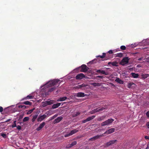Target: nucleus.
<instances>
[{
	"mask_svg": "<svg viewBox=\"0 0 149 149\" xmlns=\"http://www.w3.org/2000/svg\"><path fill=\"white\" fill-rule=\"evenodd\" d=\"M60 81L59 79H54L47 81L40 87V92L42 93H48L49 87L56 85Z\"/></svg>",
	"mask_w": 149,
	"mask_h": 149,
	"instance_id": "nucleus-1",
	"label": "nucleus"
},
{
	"mask_svg": "<svg viewBox=\"0 0 149 149\" xmlns=\"http://www.w3.org/2000/svg\"><path fill=\"white\" fill-rule=\"evenodd\" d=\"M60 92V91L57 88V87L52 86L50 87H49L48 90L49 93H54L56 92V93H59Z\"/></svg>",
	"mask_w": 149,
	"mask_h": 149,
	"instance_id": "nucleus-2",
	"label": "nucleus"
},
{
	"mask_svg": "<svg viewBox=\"0 0 149 149\" xmlns=\"http://www.w3.org/2000/svg\"><path fill=\"white\" fill-rule=\"evenodd\" d=\"M114 120L112 118L109 119L102 123L101 124V125L102 126L109 125L111 124Z\"/></svg>",
	"mask_w": 149,
	"mask_h": 149,
	"instance_id": "nucleus-3",
	"label": "nucleus"
},
{
	"mask_svg": "<svg viewBox=\"0 0 149 149\" xmlns=\"http://www.w3.org/2000/svg\"><path fill=\"white\" fill-rule=\"evenodd\" d=\"M55 102V101L54 100H50L49 101H46L44 102H42V106L43 107H45L47 105H50L53 104Z\"/></svg>",
	"mask_w": 149,
	"mask_h": 149,
	"instance_id": "nucleus-4",
	"label": "nucleus"
},
{
	"mask_svg": "<svg viewBox=\"0 0 149 149\" xmlns=\"http://www.w3.org/2000/svg\"><path fill=\"white\" fill-rule=\"evenodd\" d=\"M129 59L128 57H126L124 58L120 62V64L122 65H124L125 64H127L129 62Z\"/></svg>",
	"mask_w": 149,
	"mask_h": 149,
	"instance_id": "nucleus-5",
	"label": "nucleus"
},
{
	"mask_svg": "<svg viewBox=\"0 0 149 149\" xmlns=\"http://www.w3.org/2000/svg\"><path fill=\"white\" fill-rule=\"evenodd\" d=\"M117 141L116 140H111L109 142H107L104 145V147L105 148L107 147L110 146H112L113 144L116 143Z\"/></svg>",
	"mask_w": 149,
	"mask_h": 149,
	"instance_id": "nucleus-6",
	"label": "nucleus"
},
{
	"mask_svg": "<svg viewBox=\"0 0 149 149\" xmlns=\"http://www.w3.org/2000/svg\"><path fill=\"white\" fill-rule=\"evenodd\" d=\"M78 68H81L80 72H86L89 69V68L87 67L86 65L85 64L82 65L81 66L79 67Z\"/></svg>",
	"mask_w": 149,
	"mask_h": 149,
	"instance_id": "nucleus-7",
	"label": "nucleus"
},
{
	"mask_svg": "<svg viewBox=\"0 0 149 149\" xmlns=\"http://www.w3.org/2000/svg\"><path fill=\"white\" fill-rule=\"evenodd\" d=\"M100 57L101 58H104V59L102 60V61H104L106 60H107L111 58L109 56V55H106V53H103L102 54V56L99 55L96 56V57Z\"/></svg>",
	"mask_w": 149,
	"mask_h": 149,
	"instance_id": "nucleus-8",
	"label": "nucleus"
},
{
	"mask_svg": "<svg viewBox=\"0 0 149 149\" xmlns=\"http://www.w3.org/2000/svg\"><path fill=\"white\" fill-rule=\"evenodd\" d=\"M87 77L83 73H80L77 75L75 77V78L77 80H81L84 78H87Z\"/></svg>",
	"mask_w": 149,
	"mask_h": 149,
	"instance_id": "nucleus-9",
	"label": "nucleus"
},
{
	"mask_svg": "<svg viewBox=\"0 0 149 149\" xmlns=\"http://www.w3.org/2000/svg\"><path fill=\"white\" fill-rule=\"evenodd\" d=\"M115 130L114 128H111L107 130L103 134H109L114 132Z\"/></svg>",
	"mask_w": 149,
	"mask_h": 149,
	"instance_id": "nucleus-10",
	"label": "nucleus"
},
{
	"mask_svg": "<svg viewBox=\"0 0 149 149\" xmlns=\"http://www.w3.org/2000/svg\"><path fill=\"white\" fill-rule=\"evenodd\" d=\"M105 108L104 107H102L100 109L97 108L92 110L91 111V113L92 114L94 113L97 112H99V111H102Z\"/></svg>",
	"mask_w": 149,
	"mask_h": 149,
	"instance_id": "nucleus-11",
	"label": "nucleus"
},
{
	"mask_svg": "<svg viewBox=\"0 0 149 149\" xmlns=\"http://www.w3.org/2000/svg\"><path fill=\"white\" fill-rule=\"evenodd\" d=\"M47 116V115L44 114L43 115L39 116L37 119L38 122H40L44 120Z\"/></svg>",
	"mask_w": 149,
	"mask_h": 149,
	"instance_id": "nucleus-12",
	"label": "nucleus"
},
{
	"mask_svg": "<svg viewBox=\"0 0 149 149\" xmlns=\"http://www.w3.org/2000/svg\"><path fill=\"white\" fill-rule=\"evenodd\" d=\"M45 125V122H43L41 123L38 127L36 128V130L37 131H40V130Z\"/></svg>",
	"mask_w": 149,
	"mask_h": 149,
	"instance_id": "nucleus-13",
	"label": "nucleus"
},
{
	"mask_svg": "<svg viewBox=\"0 0 149 149\" xmlns=\"http://www.w3.org/2000/svg\"><path fill=\"white\" fill-rule=\"evenodd\" d=\"M115 81L120 84H123L124 83L123 81L120 79L118 77H117L116 78Z\"/></svg>",
	"mask_w": 149,
	"mask_h": 149,
	"instance_id": "nucleus-14",
	"label": "nucleus"
},
{
	"mask_svg": "<svg viewBox=\"0 0 149 149\" xmlns=\"http://www.w3.org/2000/svg\"><path fill=\"white\" fill-rule=\"evenodd\" d=\"M63 119L62 117H59L54 120L55 123H57L59 122Z\"/></svg>",
	"mask_w": 149,
	"mask_h": 149,
	"instance_id": "nucleus-15",
	"label": "nucleus"
},
{
	"mask_svg": "<svg viewBox=\"0 0 149 149\" xmlns=\"http://www.w3.org/2000/svg\"><path fill=\"white\" fill-rule=\"evenodd\" d=\"M96 72L97 73H100L102 74L107 75L108 74L105 72L104 70H96Z\"/></svg>",
	"mask_w": 149,
	"mask_h": 149,
	"instance_id": "nucleus-16",
	"label": "nucleus"
},
{
	"mask_svg": "<svg viewBox=\"0 0 149 149\" xmlns=\"http://www.w3.org/2000/svg\"><path fill=\"white\" fill-rule=\"evenodd\" d=\"M61 104V103H58L56 104H54L52 106V108L53 109H56L59 107Z\"/></svg>",
	"mask_w": 149,
	"mask_h": 149,
	"instance_id": "nucleus-17",
	"label": "nucleus"
},
{
	"mask_svg": "<svg viewBox=\"0 0 149 149\" xmlns=\"http://www.w3.org/2000/svg\"><path fill=\"white\" fill-rule=\"evenodd\" d=\"M104 136L103 134L101 135H97L96 136H94L93 137L94 140H95L98 139L100 138L101 137Z\"/></svg>",
	"mask_w": 149,
	"mask_h": 149,
	"instance_id": "nucleus-18",
	"label": "nucleus"
},
{
	"mask_svg": "<svg viewBox=\"0 0 149 149\" xmlns=\"http://www.w3.org/2000/svg\"><path fill=\"white\" fill-rule=\"evenodd\" d=\"M33 96L31 95H29L27 96L26 97H25V98L22 99L21 100H23L24 99H33Z\"/></svg>",
	"mask_w": 149,
	"mask_h": 149,
	"instance_id": "nucleus-19",
	"label": "nucleus"
},
{
	"mask_svg": "<svg viewBox=\"0 0 149 149\" xmlns=\"http://www.w3.org/2000/svg\"><path fill=\"white\" fill-rule=\"evenodd\" d=\"M131 75L132 77L134 78H138L139 77V74L137 73H132Z\"/></svg>",
	"mask_w": 149,
	"mask_h": 149,
	"instance_id": "nucleus-20",
	"label": "nucleus"
},
{
	"mask_svg": "<svg viewBox=\"0 0 149 149\" xmlns=\"http://www.w3.org/2000/svg\"><path fill=\"white\" fill-rule=\"evenodd\" d=\"M67 97H61L59 98L57 100V101H63L66 99Z\"/></svg>",
	"mask_w": 149,
	"mask_h": 149,
	"instance_id": "nucleus-21",
	"label": "nucleus"
},
{
	"mask_svg": "<svg viewBox=\"0 0 149 149\" xmlns=\"http://www.w3.org/2000/svg\"><path fill=\"white\" fill-rule=\"evenodd\" d=\"M78 131V130L77 129H75L71 131L70 132V133L71 135H72L74 134L77 133Z\"/></svg>",
	"mask_w": 149,
	"mask_h": 149,
	"instance_id": "nucleus-22",
	"label": "nucleus"
},
{
	"mask_svg": "<svg viewBox=\"0 0 149 149\" xmlns=\"http://www.w3.org/2000/svg\"><path fill=\"white\" fill-rule=\"evenodd\" d=\"M77 144V142L76 141H74L71 144H70V145H68V146H67L68 148H70L72 146L75 145Z\"/></svg>",
	"mask_w": 149,
	"mask_h": 149,
	"instance_id": "nucleus-23",
	"label": "nucleus"
},
{
	"mask_svg": "<svg viewBox=\"0 0 149 149\" xmlns=\"http://www.w3.org/2000/svg\"><path fill=\"white\" fill-rule=\"evenodd\" d=\"M38 116V115L36 114L35 115L33 116V118L31 120L32 122H33L35 121L36 119L37 118Z\"/></svg>",
	"mask_w": 149,
	"mask_h": 149,
	"instance_id": "nucleus-24",
	"label": "nucleus"
},
{
	"mask_svg": "<svg viewBox=\"0 0 149 149\" xmlns=\"http://www.w3.org/2000/svg\"><path fill=\"white\" fill-rule=\"evenodd\" d=\"M76 94V96L78 97H83L87 95L86 94L85 95V94Z\"/></svg>",
	"mask_w": 149,
	"mask_h": 149,
	"instance_id": "nucleus-25",
	"label": "nucleus"
},
{
	"mask_svg": "<svg viewBox=\"0 0 149 149\" xmlns=\"http://www.w3.org/2000/svg\"><path fill=\"white\" fill-rule=\"evenodd\" d=\"M95 117V116H92L91 117H89L88 118L86 119L87 122L90 121L91 120L93 119Z\"/></svg>",
	"mask_w": 149,
	"mask_h": 149,
	"instance_id": "nucleus-26",
	"label": "nucleus"
},
{
	"mask_svg": "<svg viewBox=\"0 0 149 149\" xmlns=\"http://www.w3.org/2000/svg\"><path fill=\"white\" fill-rule=\"evenodd\" d=\"M105 117L106 116H102L101 117L98 118L97 120L99 121L103 120L105 118Z\"/></svg>",
	"mask_w": 149,
	"mask_h": 149,
	"instance_id": "nucleus-27",
	"label": "nucleus"
},
{
	"mask_svg": "<svg viewBox=\"0 0 149 149\" xmlns=\"http://www.w3.org/2000/svg\"><path fill=\"white\" fill-rule=\"evenodd\" d=\"M22 104H23L26 105H28L30 106L32 104L29 101L24 102L23 103H22Z\"/></svg>",
	"mask_w": 149,
	"mask_h": 149,
	"instance_id": "nucleus-28",
	"label": "nucleus"
},
{
	"mask_svg": "<svg viewBox=\"0 0 149 149\" xmlns=\"http://www.w3.org/2000/svg\"><path fill=\"white\" fill-rule=\"evenodd\" d=\"M80 114V113L79 112H76V113H74L72 115V117H75L79 115Z\"/></svg>",
	"mask_w": 149,
	"mask_h": 149,
	"instance_id": "nucleus-29",
	"label": "nucleus"
},
{
	"mask_svg": "<svg viewBox=\"0 0 149 149\" xmlns=\"http://www.w3.org/2000/svg\"><path fill=\"white\" fill-rule=\"evenodd\" d=\"M111 65L113 66H118V63L117 61L113 62L111 63Z\"/></svg>",
	"mask_w": 149,
	"mask_h": 149,
	"instance_id": "nucleus-30",
	"label": "nucleus"
},
{
	"mask_svg": "<svg viewBox=\"0 0 149 149\" xmlns=\"http://www.w3.org/2000/svg\"><path fill=\"white\" fill-rule=\"evenodd\" d=\"M116 57H121L123 56V54L122 53H117L116 54Z\"/></svg>",
	"mask_w": 149,
	"mask_h": 149,
	"instance_id": "nucleus-31",
	"label": "nucleus"
},
{
	"mask_svg": "<svg viewBox=\"0 0 149 149\" xmlns=\"http://www.w3.org/2000/svg\"><path fill=\"white\" fill-rule=\"evenodd\" d=\"M86 85L84 84H83L81 85H79L78 86V88H84V87L86 86Z\"/></svg>",
	"mask_w": 149,
	"mask_h": 149,
	"instance_id": "nucleus-32",
	"label": "nucleus"
},
{
	"mask_svg": "<svg viewBox=\"0 0 149 149\" xmlns=\"http://www.w3.org/2000/svg\"><path fill=\"white\" fill-rule=\"evenodd\" d=\"M29 120V118L28 117H25L23 119V122H26L28 121Z\"/></svg>",
	"mask_w": 149,
	"mask_h": 149,
	"instance_id": "nucleus-33",
	"label": "nucleus"
},
{
	"mask_svg": "<svg viewBox=\"0 0 149 149\" xmlns=\"http://www.w3.org/2000/svg\"><path fill=\"white\" fill-rule=\"evenodd\" d=\"M35 109L34 108H33L32 109H31L30 110H29L27 112V114H30L33 111V110Z\"/></svg>",
	"mask_w": 149,
	"mask_h": 149,
	"instance_id": "nucleus-34",
	"label": "nucleus"
},
{
	"mask_svg": "<svg viewBox=\"0 0 149 149\" xmlns=\"http://www.w3.org/2000/svg\"><path fill=\"white\" fill-rule=\"evenodd\" d=\"M93 85L95 86H100V84L99 83H94L93 84Z\"/></svg>",
	"mask_w": 149,
	"mask_h": 149,
	"instance_id": "nucleus-35",
	"label": "nucleus"
},
{
	"mask_svg": "<svg viewBox=\"0 0 149 149\" xmlns=\"http://www.w3.org/2000/svg\"><path fill=\"white\" fill-rule=\"evenodd\" d=\"M120 48L122 50H125L126 49V47L125 46L122 45L120 47Z\"/></svg>",
	"mask_w": 149,
	"mask_h": 149,
	"instance_id": "nucleus-36",
	"label": "nucleus"
},
{
	"mask_svg": "<svg viewBox=\"0 0 149 149\" xmlns=\"http://www.w3.org/2000/svg\"><path fill=\"white\" fill-rule=\"evenodd\" d=\"M16 123V121H15L13 122V124L12 126V127L13 128L17 126Z\"/></svg>",
	"mask_w": 149,
	"mask_h": 149,
	"instance_id": "nucleus-37",
	"label": "nucleus"
},
{
	"mask_svg": "<svg viewBox=\"0 0 149 149\" xmlns=\"http://www.w3.org/2000/svg\"><path fill=\"white\" fill-rule=\"evenodd\" d=\"M1 136L4 138H6V134L5 133H1Z\"/></svg>",
	"mask_w": 149,
	"mask_h": 149,
	"instance_id": "nucleus-38",
	"label": "nucleus"
},
{
	"mask_svg": "<svg viewBox=\"0 0 149 149\" xmlns=\"http://www.w3.org/2000/svg\"><path fill=\"white\" fill-rule=\"evenodd\" d=\"M71 136L70 133H69V134H65V135H64V136L65 137H68V136Z\"/></svg>",
	"mask_w": 149,
	"mask_h": 149,
	"instance_id": "nucleus-39",
	"label": "nucleus"
},
{
	"mask_svg": "<svg viewBox=\"0 0 149 149\" xmlns=\"http://www.w3.org/2000/svg\"><path fill=\"white\" fill-rule=\"evenodd\" d=\"M16 127H17V129L18 130H20L21 129V127L19 125H18Z\"/></svg>",
	"mask_w": 149,
	"mask_h": 149,
	"instance_id": "nucleus-40",
	"label": "nucleus"
},
{
	"mask_svg": "<svg viewBox=\"0 0 149 149\" xmlns=\"http://www.w3.org/2000/svg\"><path fill=\"white\" fill-rule=\"evenodd\" d=\"M93 137L92 138H91L90 139H89V141H94L95 140H94V139H93Z\"/></svg>",
	"mask_w": 149,
	"mask_h": 149,
	"instance_id": "nucleus-41",
	"label": "nucleus"
},
{
	"mask_svg": "<svg viewBox=\"0 0 149 149\" xmlns=\"http://www.w3.org/2000/svg\"><path fill=\"white\" fill-rule=\"evenodd\" d=\"M97 78H98L100 79H102L103 77V76H98L96 77Z\"/></svg>",
	"mask_w": 149,
	"mask_h": 149,
	"instance_id": "nucleus-42",
	"label": "nucleus"
},
{
	"mask_svg": "<svg viewBox=\"0 0 149 149\" xmlns=\"http://www.w3.org/2000/svg\"><path fill=\"white\" fill-rule=\"evenodd\" d=\"M108 52L109 54H112L113 53V52L112 51V50H109Z\"/></svg>",
	"mask_w": 149,
	"mask_h": 149,
	"instance_id": "nucleus-43",
	"label": "nucleus"
},
{
	"mask_svg": "<svg viewBox=\"0 0 149 149\" xmlns=\"http://www.w3.org/2000/svg\"><path fill=\"white\" fill-rule=\"evenodd\" d=\"M3 107H0V112H1L3 111Z\"/></svg>",
	"mask_w": 149,
	"mask_h": 149,
	"instance_id": "nucleus-44",
	"label": "nucleus"
},
{
	"mask_svg": "<svg viewBox=\"0 0 149 149\" xmlns=\"http://www.w3.org/2000/svg\"><path fill=\"white\" fill-rule=\"evenodd\" d=\"M147 116L149 118V111H148L146 113Z\"/></svg>",
	"mask_w": 149,
	"mask_h": 149,
	"instance_id": "nucleus-45",
	"label": "nucleus"
},
{
	"mask_svg": "<svg viewBox=\"0 0 149 149\" xmlns=\"http://www.w3.org/2000/svg\"><path fill=\"white\" fill-rule=\"evenodd\" d=\"M145 138L146 139H148L149 140V136H145Z\"/></svg>",
	"mask_w": 149,
	"mask_h": 149,
	"instance_id": "nucleus-46",
	"label": "nucleus"
},
{
	"mask_svg": "<svg viewBox=\"0 0 149 149\" xmlns=\"http://www.w3.org/2000/svg\"><path fill=\"white\" fill-rule=\"evenodd\" d=\"M87 122V121L86 120V119H85V120H83V121H82V123H86V122Z\"/></svg>",
	"mask_w": 149,
	"mask_h": 149,
	"instance_id": "nucleus-47",
	"label": "nucleus"
},
{
	"mask_svg": "<svg viewBox=\"0 0 149 149\" xmlns=\"http://www.w3.org/2000/svg\"><path fill=\"white\" fill-rule=\"evenodd\" d=\"M18 108H19L23 109V105H21L18 106Z\"/></svg>",
	"mask_w": 149,
	"mask_h": 149,
	"instance_id": "nucleus-48",
	"label": "nucleus"
},
{
	"mask_svg": "<svg viewBox=\"0 0 149 149\" xmlns=\"http://www.w3.org/2000/svg\"><path fill=\"white\" fill-rule=\"evenodd\" d=\"M143 57H141V58H139L138 59V61H140L141 60H142L143 59Z\"/></svg>",
	"mask_w": 149,
	"mask_h": 149,
	"instance_id": "nucleus-49",
	"label": "nucleus"
},
{
	"mask_svg": "<svg viewBox=\"0 0 149 149\" xmlns=\"http://www.w3.org/2000/svg\"><path fill=\"white\" fill-rule=\"evenodd\" d=\"M146 125L149 128V122L147 123Z\"/></svg>",
	"mask_w": 149,
	"mask_h": 149,
	"instance_id": "nucleus-50",
	"label": "nucleus"
},
{
	"mask_svg": "<svg viewBox=\"0 0 149 149\" xmlns=\"http://www.w3.org/2000/svg\"><path fill=\"white\" fill-rule=\"evenodd\" d=\"M26 108V106L25 105H23V109H25Z\"/></svg>",
	"mask_w": 149,
	"mask_h": 149,
	"instance_id": "nucleus-51",
	"label": "nucleus"
},
{
	"mask_svg": "<svg viewBox=\"0 0 149 149\" xmlns=\"http://www.w3.org/2000/svg\"><path fill=\"white\" fill-rule=\"evenodd\" d=\"M56 116H55V115L53 116L52 118V119L56 117Z\"/></svg>",
	"mask_w": 149,
	"mask_h": 149,
	"instance_id": "nucleus-52",
	"label": "nucleus"
},
{
	"mask_svg": "<svg viewBox=\"0 0 149 149\" xmlns=\"http://www.w3.org/2000/svg\"><path fill=\"white\" fill-rule=\"evenodd\" d=\"M112 63V62H109L108 64L109 65L110 64H111V63Z\"/></svg>",
	"mask_w": 149,
	"mask_h": 149,
	"instance_id": "nucleus-53",
	"label": "nucleus"
},
{
	"mask_svg": "<svg viewBox=\"0 0 149 149\" xmlns=\"http://www.w3.org/2000/svg\"><path fill=\"white\" fill-rule=\"evenodd\" d=\"M131 86V85L130 84V83H129L128 87L130 88Z\"/></svg>",
	"mask_w": 149,
	"mask_h": 149,
	"instance_id": "nucleus-54",
	"label": "nucleus"
},
{
	"mask_svg": "<svg viewBox=\"0 0 149 149\" xmlns=\"http://www.w3.org/2000/svg\"><path fill=\"white\" fill-rule=\"evenodd\" d=\"M10 120V119H9L8 120H7V121H6V122H9Z\"/></svg>",
	"mask_w": 149,
	"mask_h": 149,
	"instance_id": "nucleus-55",
	"label": "nucleus"
},
{
	"mask_svg": "<svg viewBox=\"0 0 149 149\" xmlns=\"http://www.w3.org/2000/svg\"><path fill=\"white\" fill-rule=\"evenodd\" d=\"M93 61H91V62H90V63H93Z\"/></svg>",
	"mask_w": 149,
	"mask_h": 149,
	"instance_id": "nucleus-56",
	"label": "nucleus"
},
{
	"mask_svg": "<svg viewBox=\"0 0 149 149\" xmlns=\"http://www.w3.org/2000/svg\"><path fill=\"white\" fill-rule=\"evenodd\" d=\"M149 147L148 146L146 149H148Z\"/></svg>",
	"mask_w": 149,
	"mask_h": 149,
	"instance_id": "nucleus-57",
	"label": "nucleus"
},
{
	"mask_svg": "<svg viewBox=\"0 0 149 149\" xmlns=\"http://www.w3.org/2000/svg\"><path fill=\"white\" fill-rule=\"evenodd\" d=\"M78 93H83L82 92H79Z\"/></svg>",
	"mask_w": 149,
	"mask_h": 149,
	"instance_id": "nucleus-58",
	"label": "nucleus"
},
{
	"mask_svg": "<svg viewBox=\"0 0 149 149\" xmlns=\"http://www.w3.org/2000/svg\"><path fill=\"white\" fill-rule=\"evenodd\" d=\"M19 149H24L22 148H19Z\"/></svg>",
	"mask_w": 149,
	"mask_h": 149,
	"instance_id": "nucleus-59",
	"label": "nucleus"
},
{
	"mask_svg": "<svg viewBox=\"0 0 149 149\" xmlns=\"http://www.w3.org/2000/svg\"><path fill=\"white\" fill-rule=\"evenodd\" d=\"M59 86V85L57 87Z\"/></svg>",
	"mask_w": 149,
	"mask_h": 149,
	"instance_id": "nucleus-60",
	"label": "nucleus"
},
{
	"mask_svg": "<svg viewBox=\"0 0 149 149\" xmlns=\"http://www.w3.org/2000/svg\"><path fill=\"white\" fill-rule=\"evenodd\" d=\"M59 86V85L57 87Z\"/></svg>",
	"mask_w": 149,
	"mask_h": 149,
	"instance_id": "nucleus-61",
	"label": "nucleus"
},
{
	"mask_svg": "<svg viewBox=\"0 0 149 149\" xmlns=\"http://www.w3.org/2000/svg\"><path fill=\"white\" fill-rule=\"evenodd\" d=\"M59 86V85L57 87Z\"/></svg>",
	"mask_w": 149,
	"mask_h": 149,
	"instance_id": "nucleus-62",
	"label": "nucleus"
},
{
	"mask_svg": "<svg viewBox=\"0 0 149 149\" xmlns=\"http://www.w3.org/2000/svg\"><path fill=\"white\" fill-rule=\"evenodd\" d=\"M47 94V95H48V94Z\"/></svg>",
	"mask_w": 149,
	"mask_h": 149,
	"instance_id": "nucleus-63",
	"label": "nucleus"
}]
</instances>
